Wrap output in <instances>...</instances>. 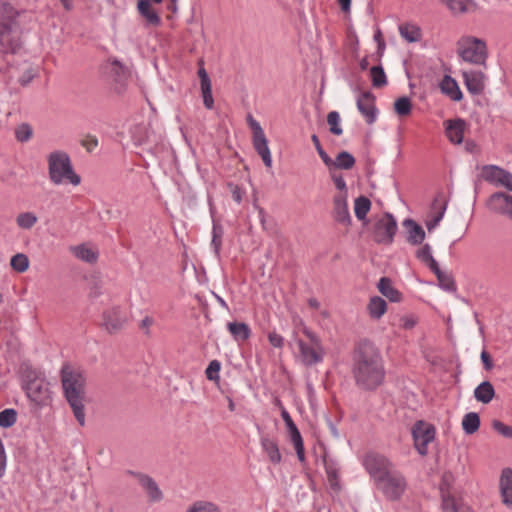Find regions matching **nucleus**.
I'll list each match as a JSON object with an SVG mask.
<instances>
[{"instance_id":"f03ea898","label":"nucleus","mask_w":512,"mask_h":512,"mask_svg":"<svg viewBox=\"0 0 512 512\" xmlns=\"http://www.w3.org/2000/svg\"><path fill=\"white\" fill-rule=\"evenodd\" d=\"M61 381L65 398L72 408L77 422L84 426L85 378L83 374L66 364L61 369Z\"/></svg>"},{"instance_id":"20e7f679","label":"nucleus","mask_w":512,"mask_h":512,"mask_svg":"<svg viewBox=\"0 0 512 512\" xmlns=\"http://www.w3.org/2000/svg\"><path fill=\"white\" fill-rule=\"evenodd\" d=\"M457 51L463 61L485 66L487 60L486 43L476 37L463 36L457 42Z\"/></svg>"},{"instance_id":"7c9ffc66","label":"nucleus","mask_w":512,"mask_h":512,"mask_svg":"<svg viewBox=\"0 0 512 512\" xmlns=\"http://www.w3.org/2000/svg\"><path fill=\"white\" fill-rule=\"evenodd\" d=\"M73 254L80 260L87 263H94L97 261L98 252L87 244H81L71 248Z\"/></svg>"},{"instance_id":"5701e85b","label":"nucleus","mask_w":512,"mask_h":512,"mask_svg":"<svg viewBox=\"0 0 512 512\" xmlns=\"http://www.w3.org/2000/svg\"><path fill=\"white\" fill-rule=\"evenodd\" d=\"M453 14L473 13L478 9L474 0H442Z\"/></svg>"},{"instance_id":"6e6552de","label":"nucleus","mask_w":512,"mask_h":512,"mask_svg":"<svg viewBox=\"0 0 512 512\" xmlns=\"http://www.w3.org/2000/svg\"><path fill=\"white\" fill-rule=\"evenodd\" d=\"M362 463L374 483H377L381 478L394 469L392 462L387 457L375 452L367 453L363 458Z\"/></svg>"},{"instance_id":"c756f323","label":"nucleus","mask_w":512,"mask_h":512,"mask_svg":"<svg viewBox=\"0 0 512 512\" xmlns=\"http://www.w3.org/2000/svg\"><path fill=\"white\" fill-rule=\"evenodd\" d=\"M261 447L272 463L278 464L281 462L282 457L278 445L274 440L267 436L261 437Z\"/></svg>"},{"instance_id":"ddd939ff","label":"nucleus","mask_w":512,"mask_h":512,"mask_svg":"<svg viewBox=\"0 0 512 512\" xmlns=\"http://www.w3.org/2000/svg\"><path fill=\"white\" fill-rule=\"evenodd\" d=\"M28 397L37 404L44 405L50 400L49 383L41 378L29 380L26 385Z\"/></svg>"},{"instance_id":"8fccbe9b","label":"nucleus","mask_w":512,"mask_h":512,"mask_svg":"<svg viewBox=\"0 0 512 512\" xmlns=\"http://www.w3.org/2000/svg\"><path fill=\"white\" fill-rule=\"evenodd\" d=\"M201 94L205 108L211 110L214 107V99L212 96V85L202 86Z\"/></svg>"},{"instance_id":"6e6d98bb","label":"nucleus","mask_w":512,"mask_h":512,"mask_svg":"<svg viewBox=\"0 0 512 512\" xmlns=\"http://www.w3.org/2000/svg\"><path fill=\"white\" fill-rule=\"evenodd\" d=\"M7 457L2 440L0 439V477H3L6 472Z\"/></svg>"},{"instance_id":"0eeeda50","label":"nucleus","mask_w":512,"mask_h":512,"mask_svg":"<svg viewBox=\"0 0 512 512\" xmlns=\"http://www.w3.org/2000/svg\"><path fill=\"white\" fill-rule=\"evenodd\" d=\"M19 12L13 6L3 3L0 6V46L8 48L11 45V33L17 26L16 18Z\"/></svg>"},{"instance_id":"a19ab883","label":"nucleus","mask_w":512,"mask_h":512,"mask_svg":"<svg viewBox=\"0 0 512 512\" xmlns=\"http://www.w3.org/2000/svg\"><path fill=\"white\" fill-rule=\"evenodd\" d=\"M288 432L290 435V440L294 445L298 459L301 462L304 461V459H305L304 445H303V440H302L301 434H300L297 426L288 430Z\"/></svg>"},{"instance_id":"bf43d9fd","label":"nucleus","mask_w":512,"mask_h":512,"mask_svg":"<svg viewBox=\"0 0 512 512\" xmlns=\"http://www.w3.org/2000/svg\"><path fill=\"white\" fill-rule=\"evenodd\" d=\"M154 324V319L150 316H145L140 324L139 328L144 332L145 335H150V327Z\"/></svg>"},{"instance_id":"e433bc0d","label":"nucleus","mask_w":512,"mask_h":512,"mask_svg":"<svg viewBox=\"0 0 512 512\" xmlns=\"http://www.w3.org/2000/svg\"><path fill=\"white\" fill-rule=\"evenodd\" d=\"M417 258L426 264L431 270L437 269L438 263L432 255L431 246L429 244L423 245L416 253Z\"/></svg>"},{"instance_id":"69168bd1","label":"nucleus","mask_w":512,"mask_h":512,"mask_svg":"<svg viewBox=\"0 0 512 512\" xmlns=\"http://www.w3.org/2000/svg\"><path fill=\"white\" fill-rule=\"evenodd\" d=\"M242 197H243L242 189L239 186H234L233 189H232V198H233V200L236 203L240 204L241 201H242Z\"/></svg>"},{"instance_id":"774afa93","label":"nucleus","mask_w":512,"mask_h":512,"mask_svg":"<svg viewBox=\"0 0 512 512\" xmlns=\"http://www.w3.org/2000/svg\"><path fill=\"white\" fill-rule=\"evenodd\" d=\"M33 77L34 76L31 72H26L21 76V78L19 79V82L21 85L25 86L33 79Z\"/></svg>"},{"instance_id":"aec40b11","label":"nucleus","mask_w":512,"mask_h":512,"mask_svg":"<svg viewBox=\"0 0 512 512\" xmlns=\"http://www.w3.org/2000/svg\"><path fill=\"white\" fill-rule=\"evenodd\" d=\"M151 3V0H139L137 9L148 25L158 26L161 23V18Z\"/></svg>"},{"instance_id":"b1692460","label":"nucleus","mask_w":512,"mask_h":512,"mask_svg":"<svg viewBox=\"0 0 512 512\" xmlns=\"http://www.w3.org/2000/svg\"><path fill=\"white\" fill-rule=\"evenodd\" d=\"M500 490L503 503L512 507V469L506 468L502 471L500 478Z\"/></svg>"},{"instance_id":"4468645a","label":"nucleus","mask_w":512,"mask_h":512,"mask_svg":"<svg viewBox=\"0 0 512 512\" xmlns=\"http://www.w3.org/2000/svg\"><path fill=\"white\" fill-rule=\"evenodd\" d=\"M357 108L368 124H373L376 121L378 111L375 106V97L371 92L366 91L358 96Z\"/></svg>"},{"instance_id":"a18cd8bd","label":"nucleus","mask_w":512,"mask_h":512,"mask_svg":"<svg viewBox=\"0 0 512 512\" xmlns=\"http://www.w3.org/2000/svg\"><path fill=\"white\" fill-rule=\"evenodd\" d=\"M17 412L13 408H7L0 412V427L9 428L16 423Z\"/></svg>"},{"instance_id":"4c0bfd02","label":"nucleus","mask_w":512,"mask_h":512,"mask_svg":"<svg viewBox=\"0 0 512 512\" xmlns=\"http://www.w3.org/2000/svg\"><path fill=\"white\" fill-rule=\"evenodd\" d=\"M371 208V201L365 197L360 196L355 199L354 202V212L355 216L358 220H364L370 211Z\"/></svg>"},{"instance_id":"2eb2a0df","label":"nucleus","mask_w":512,"mask_h":512,"mask_svg":"<svg viewBox=\"0 0 512 512\" xmlns=\"http://www.w3.org/2000/svg\"><path fill=\"white\" fill-rule=\"evenodd\" d=\"M333 215L334 219L344 225L348 226L351 223V216L347 204V194L338 193L333 199Z\"/></svg>"},{"instance_id":"09e8293b","label":"nucleus","mask_w":512,"mask_h":512,"mask_svg":"<svg viewBox=\"0 0 512 512\" xmlns=\"http://www.w3.org/2000/svg\"><path fill=\"white\" fill-rule=\"evenodd\" d=\"M32 128L29 124L23 123L15 129V137L20 142L28 141L32 136Z\"/></svg>"},{"instance_id":"79ce46f5","label":"nucleus","mask_w":512,"mask_h":512,"mask_svg":"<svg viewBox=\"0 0 512 512\" xmlns=\"http://www.w3.org/2000/svg\"><path fill=\"white\" fill-rule=\"evenodd\" d=\"M372 85L381 88L387 84V77L382 66H373L370 69Z\"/></svg>"},{"instance_id":"412c9836","label":"nucleus","mask_w":512,"mask_h":512,"mask_svg":"<svg viewBox=\"0 0 512 512\" xmlns=\"http://www.w3.org/2000/svg\"><path fill=\"white\" fill-rule=\"evenodd\" d=\"M138 481L141 487L146 491L150 501L159 502L163 498V494L157 483L148 475L139 474Z\"/></svg>"},{"instance_id":"5fc2aeb1","label":"nucleus","mask_w":512,"mask_h":512,"mask_svg":"<svg viewBox=\"0 0 512 512\" xmlns=\"http://www.w3.org/2000/svg\"><path fill=\"white\" fill-rule=\"evenodd\" d=\"M416 324L417 318L412 314L403 315L400 317V327H402L403 329H412Z\"/></svg>"},{"instance_id":"7ed1b4c3","label":"nucleus","mask_w":512,"mask_h":512,"mask_svg":"<svg viewBox=\"0 0 512 512\" xmlns=\"http://www.w3.org/2000/svg\"><path fill=\"white\" fill-rule=\"evenodd\" d=\"M49 178L55 185L70 183L77 186L81 182V178L77 175L72 167L70 158L63 151H54L48 157Z\"/></svg>"},{"instance_id":"49530a36","label":"nucleus","mask_w":512,"mask_h":512,"mask_svg":"<svg viewBox=\"0 0 512 512\" xmlns=\"http://www.w3.org/2000/svg\"><path fill=\"white\" fill-rule=\"evenodd\" d=\"M10 265L17 272H25L29 267L28 257L18 253L11 258Z\"/></svg>"},{"instance_id":"4be33fe9","label":"nucleus","mask_w":512,"mask_h":512,"mask_svg":"<svg viewBox=\"0 0 512 512\" xmlns=\"http://www.w3.org/2000/svg\"><path fill=\"white\" fill-rule=\"evenodd\" d=\"M403 226L407 230V241L412 245H419L425 239V231L412 219H405Z\"/></svg>"},{"instance_id":"0e129e2a","label":"nucleus","mask_w":512,"mask_h":512,"mask_svg":"<svg viewBox=\"0 0 512 512\" xmlns=\"http://www.w3.org/2000/svg\"><path fill=\"white\" fill-rule=\"evenodd\" d=\"M481 360H482V363L486 370H491L493 368V362H492L491 356L489 355V353L487 351L483 350L481 352Z\"/></svg>"},{"instance_id":"864d4df0","label":"nucleus","mask_w":512,"mask_h":512,"mask_svg":"<svg viewBox=\"0 0 512 512\" xmlns=\"http://www.w3.org/2000/svg\"><path fill=\"white\" fill-rule=\"evenodd\" d=\"M220 363L217 360H213L209 363L205 373L209 380H216L219 378Z\"/></svg>"},{"instance_id":"423d86ee","label":"nucleus","mask_w":512,"mask_h":512,"mask_svg":"<svg viewBox=\"0 0 512 512\" xmlns=\"http://www.w3.org/2000/svg\"><path fill=\"white\" fill-rule=\"evenodd\" d=\"M376 488L390 500L399 499L405 491L406 481L397 470L392 469L388 474L375 483Z\"/></svg>"},{"instance_id":"6ab92c4d","label":"nucleus","mask_w":512,"mask_h":512,"mask_svg":"<svg viewBox=\"0 0 512 512\" xmlns=\"http://www.w3.org/2000/svg\"><path fill=\"white\" fill-rule=\"evenodd\" d=\"M511 196L512 195H508L503 192H496L492 194L487 201L489 210L495 213L506 215Z\"/></svg>"},{"instance_id":"473e14b6","label":"nucleus","mask_w":512,"mask_h":512,"mask_svg":"<svg viewBox=\"0 0 512 512\" xmlns=\"http://www.w3.org/2000/svg\"><path fill=\"white\" fill-rule=\"evenodd\" d=\"M461 425L465 434L472 435L480 427V417L476 412H469L464 415Z\"/></svg>"},{"instance_id":"680f3d73","label":"nucleus","mask_w":512,"mask_h":512,"mask_svg":"<svg viewBox=\"0 0 512 512\" xmlns=\"http://www.w3.org/2000/svg\"><path fill=\"white\" fill-rule=\"evenodd\" d=\"M198 76L200 78V87L211 85V80H210V78L208 76V73H207V71L205 70L204 67L201 66L199 68Z\"/></svg>"},{"instance_id":"e2e57ef3","label":"nucleus","mask_w":512,"mask_h":512,"mask_svg":"<svg viewBox=\"0 0 512 512\" xmlns=\"http://www.w3.org/2000/svg\"><path fill=\"white\" fill-rule=\"evenodd\" d=\"M281 417H282L283 421L286 424L287 430H290V429L296 427V425H295L294 421L292 420L290 414L283 407L281 408Z\"/></svg>"},{"instance_id":"de8ad7c7","label":"nucleus","mask_w":512,"mask_h":512,"mask_svg":"<svg viewBox=\"0 0 512 512\" xmlns=\"http://www.w3.org/2000/svg\"><path fill=\"white\" fill-rule=\"evenodd\" d=\"M327 123L330 126V132L334 135H341L343 130L340 125V115L337 111L329 112L327 116Z\"/></svg>"},{"instance_id":"1a4fd4ad","label":"nucleus","mask_w":512,"mask_h":512,"mask_svg":"<svg viewBox=\"0 0 512 512\" xmlns=\"http://www.w3.org/2000/svg\"><path fill=\"white\" fill-rule=\"evenodd\" d=\"M247 123L253 133L252 142L254 149L263 160L265 166L270 168L272 166V156L268 146V140L260 123L255 120L251 114L247 115Z\"/></svg>"},{"instance_id":"c03bdc74","label":"nucleus","mask_w":512,"mask_h":512,"mask_svg":"<svg viewBox=\"0 0 512 512\" xmlns=\"http://www.w3.org/2000/svg\"><path fill=\"white\" fill-rule=\"evenodd\" d=\"M37 220V216L32 212H23L16 217V223L22 229H31Z\"/></svg>"},{"instance_id":"58836bf2","label":"nucleus","mask_w":512,"mask_h":512,"mask_svg":"<svg viewBox=\"0 0 512 512\" xmlns=\"http://www.w3.org/2000/svg\"><path fill=\"white\" fill-rule=\"evenodd\" d=\"M187 512H223V510L213 502L198 500L188 507Z\"/></svg>"},{"instance_id":"052dcab7","label":"nucleus","mask_w":512,"mask_h":512,"mask_svg":"<svg viewBox=\"0 0 512 512\" xmlns=\"http://www.w3.org/2000/svg\"><path fill=\"white\" fill-rule=\"evenodd\" d=\"M332 180L336 186V188L338 190H340L339 193H346L347 194V189H346V182L343 178V176L341 175H336V174H333L332 175Z\"/></svg>"},{"instance_id":"cd10ccee","label":"nucleus","mask_w":512,"mask_h":512,"mask_svg":"<svg viewBox=\"0 0 512 512\" xmlns=\"http://www.w3.org/2000/svg\"><path fill=\"white\" fill-rule=\"evenodd\" d=\"M398 29L401 37L409 43L418 42L422 38L421 29L416 24L403 23L399 25Z\"/></svg>"},{"instance_id":"9d476101","label":"nucleus","mask_w":512,"mask_h":512,"mask_svg":"<svg viewBox=\"0 0 512 512\" xmlns=\"http://www.w3.org/2000/svg\"><path fill=\"white\" fill-rule=\"evenodd\" d=\"M435 427L425 421H417L412 428L414 447L418 453L425 456L428 453V445L435 439Z\"/></svg>"},{"instance_id":"603ef678","label":"nucleus","mask_w":512,"mask_h":512,"mask_svg":"<svg viewBox=\"0 0 512 512\" xmlns=\"http://www.w3.org/2000/svg\"><path fill=\"white\" fill-rule=\"evenodd\" d=\"M492 427L502 436L512 438V426L505 425L503 422L499 420H494L492 423Z\"/></svg>"},{"instance_id":"338daca9","label":"nucleus","mask_w":512,"mask_h":512,"mask_svg":"<svg viewBox=\"0 0 512 512\" xmlns=\"http://www.w3.org/2000/svg\"><path fill=\"white\" fill-rule=\"evenodd\" d=\"M142 131H144V127L142 126H135L132 130L133 138L135 139V142L139 145L146 142V139L144 137H137V133Z\"/></svg>"},{"instance_id":"dca6fc26","label":"nucleus","mask_w":512,"mask_h":512,"mask_svg":"<svg viewBox=\"0 0 512 512\" xmlns=\"http://www.w3.org/2000/svg\"><path fill=\"white\" fill-rule=\"evenodd\" d=\"M126 320V316L118 306L109 308L103 313V326L109 332L122 328Z\"/></svg>"},{"instance_id":"a878e982","label":"nucleus","mask_w":512,"mask_h":512,"mask_svg":"<svg viewBox=\"0 0 512 512\" xmlns=\"http://www.w3.org/2000/svg\"><path fill=\"white\" fill-rule=\"evenodd\" d=\"M377 288L391 302H400L402 300V294L393 286L391 279L388 277L380 278Z\"/></svg>"},{"instance_id":"c85d7f7f","label":"nucleus","mask_w":512,"mask_h":512,"mask_svg":"<svg viewBox=\"0 0 512 512\" xmlns=\"http://www.w3.org/2000/svg\"><path fill=\"white\" fill-rule=\"evenodd\" d=\"M227 329L233 339L238 342L246 341L251 335L249 326L244 322H229L227 324Z\"/></svg>"},{"instance_id":"f704fd0d","label":"nucleus","mask_w":512,"mask_h":512,"mask_svg":"<svg viewBox=\"0 0 512 512\" xmlns=\"http://www.w3.org/2000/svg\"><path fill=\"white\" fill-rule=\"evenodd\" d=\"M443 512H467L468 507L459 499L452 496H443Z\"/></svg>"},{"instance_id":"bb28decb","label":"nucleus","mask_w":512,"mask_h":512,"mask_svg":"<svg viewBox=\"0 0 512 512\" xmlns=\"http://www.w3.org/2000/svg\"><path fill=\"white\" fill-rule=\"evenodd\" d=\"M474 397L483 404L490 403L495 397V389L491 382L483 381L474 389Z\"/></svg>"},{"instance_id":"13d9d810","label":"nucleus","mask_w":512,"mask_h":512,"mask_svg":"<svg viewBox=\"0 0 512 512\" xmlns=\"http://www.w3.org/2000/svg\"><path fill=\"white\" fill-rule=\"evenodd\" d=\"M445 210H446V206L444 205L441 208V211L432 220H430L426 223L428 231H432L439 224V222L442 220V218L444 216Z\"/></svg>"},{"instance_id":"f257e3e1","label":"nucleus","mask_w":512,"mask_h":512,"mask_svg":"<svg viewBox=\"0 0 512 512\" xmlns=\"http://www.w3.org/2000/svg\"><path fill=\"white\" fill-rule=\"evenodd\" d=\"M352 374L356 385L373 390L382 384L385 369L379 349L368 340L360 341L352 355Z\"/></svg>"},{"instance_id":"3c124183","label":"nucleus","mask_w":512,"mask_h":512,"mask_svg":"<svg viewBox=\"0 0 512 512\" xmlns=\"http://www.w3.org/2000/svg\"><path fill=\"white\" fill-rule=\"evenodd\" d=\"M311 140H312L313 144L315 145V148H316L320 158L322 159V161L325 163L326 166L331 167L332 159L328 156V154L322 148L317 135L313 134L311 136Z\"/></svg>"},{"instance_id":"a211bd4d","label":"nucleus","mask_w":512,"mask_h":512,"mask_svg":"<svg viewBox=\"0 0 512 512\" xmlns=\"http://www.w3.org/2000/svg\"><path fill=\"white\" fill-rule=\"evenodd\" d=\"M466 123L463 119L448 120L446 122V136L454 144L463 142Z\"/></svg>"},{"instance_id":"37998d69","label":"nucleus","mask_w":512,"mask_h":512,"mask_svg":"<svg viewBox=\"0 0 512 512\" xmlns=\"http://www.w3.org/2000/svg\"><path fill=\"white\" fill-rule=\"evenodd\" d=\"M394 110L401 117L408 116L412 110L410 98L407 96L398 98L394 103Z\"/></svg>"},{"instance_id":"c9c22d12","label":"nucleus","mask_w":512,"mask_h":512,"mask_svg":"<svg viewBox=\"0 0 512 512\" xmlns=\"http://www.w3.org/2000/svg\"><path fill=\"white\" fill-rule=\"evenodd\" d=\"M432 271L435 273V275L437 277V280L439 282V286L443 290H445L447 292H454V291H456V285H455V282H454V280H453L451 275L443 272L439 268V266H437V269H433Z\"/></svg>"},{"instance_id":"f8f14e48","label":"nucleus","mask_w":512,"mask_h":512,"mask_svg":"<svg viewBox=\"0 0 512 512\" xmlns=\"http://www.w3.org/2000/svg\"><path fill=\"white\" fill-rule=\"evenodd\" d=\"M483 178L497 186H503L512 191V174L496 165H486L482 168Z\"/></svg>"},{"instance_id":"72a5a7b5","label":"nucleus","mask_w":512,"mask_h":512,"mask_svg":"<svg viewBox=\"0 0 512 512\" xmlns=\"http://www.w3.org/2000/svg\"><path fill=\"white\" fill-rule=\"evenodd\" d=\"M224 235L223 226L213 219V227H212V240L211 247L213 248L214 254L216 257L220 256V249L222 246V238Z\"/></svg>"},{"instance_id":"2f4dec72","label":"nucleus","mask_w":512,"mask_h":512,"mask_svg":"<svg viewBox=\"0 0 512 512\" xmlns=\"http://www.w3.org/2000/svg\"><path fill=\"white\" fill-rule=\"evenodd\" d=\"M369 315L373 319H380L387 310V304L385 300L379 296H373L367 306Z\"/></svg>"},{"instance_id":"393cba45","label":"nucleus","mask_w":512,"mask_h":512,"mask_svg":"<svg viewBox=\"0 0 512 512\" xmlns=\"http://www.w3.org/2000/svg\"><path fill=\"white\" fill-rule=\"evenodd\" d=\"M440 89L443 94L453 101H460L463 97L457 82L451 76L446 75L443 77Z\"/></svg>"},{"instance_id":"4d7b16f0","label":"nucleus","mask_w":512,"mask_h":512,"mask_svg":"<svg viewBox=\"0 0 512 512\" xmlns=\"http://www.w3.org/2000/svg\"><path fill=\"white\" fill-rule=\"evenodd\" d=\"M269 343L276 348H281L284 344V339L280 334L276 332H270L268 334Z\"/></svg>"},{"instance_id":"ea45409f","label":"nucleus","mask_w":512,"mask_h":512,"mask_svg":"<svg viewBox=\"0 0 512 512\" xmlns=\"http://www.w3.org/2000/svg\"><path fill=\"white\" fill-rule=\"evenodd\" d=\"M355 164V158L347 151L340 152L335 160H332V165L338 169H351Z\"/></svg>"},{"instance_id":"f3484780","label":"nucleus","mask_w":512,"mask_h":512,"mask_svg":"<svg viewBox=\"0 0 512 512\" xmlns=\"http://www.w3.org/2000/svg\"><path fill=\"white\" fill-rule=\"evenodd\" d=\"M467 90L473 95H479L485 88V75L481 71L467 70L462 72Z\"/></svg>"},{"instance_id":"39448f33","label":"nucleus","mask_w":512,"mask_h":512,"mask_svg":"<svg viewBox=\"0 0 512 512\" xmlns=\"http://www.w3.org/2000/svg\"><path fill=\"white\" fill-rule=\"evenodd\" d=\"M303 333L309 343L303 340L297 341L301 362L309 367L321 363L325 356V349L320 337L308 328H304Z\"/></svg>"},{"instance_id":"9b49d317","label":"nucleus","mask_w":512,"mask_h":512,"mask_svg":"<svg viewBox=\"0 0 512 512\" xmlns=\"http://www.w3.org/2000/svg\"><path fill=\"white\" fill-rule=\"evenodd\" d=\"M397 221L391 213H385L375 224L373 237L379 244L389 245L397 232Z\"/></svg>"}]
</instances>
